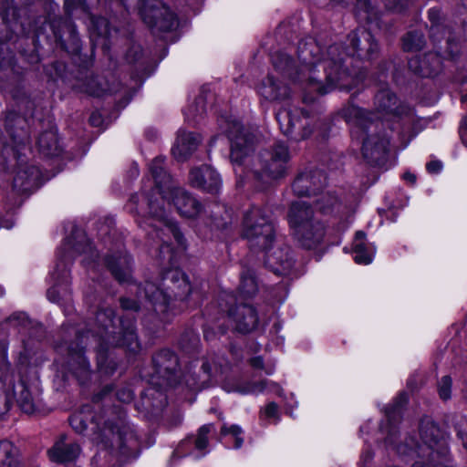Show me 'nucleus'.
Listing matches in <instances>:
<instances>
[{
	"label": "nucleus",
	"mask_w": 467,
	"mask_h": 467,
	"mask_svg": "<svg viewBox=\"0 0 467 467\" xmlns=\"http://www.w3.org/2000/svg\"><path fill=\"white\" fill-rule=\"evenodd\" d=\"M243 433V430L238 425H232L230 427L223 425L221 430L222 435H232L234 438V448L239 449L244 442L243 438L240 436Z\"/></svg>",
	"instance_id": "nucleus-36"
},
{
	"label": "nucleus",
	"mask_w": 467,
	"mask_h": 467,
	"mask_svg": "<svg viewBox=\"0 0 467 467\" xmlns=\"http://www.w3.org/2000/svg\"><path fill=\"white\" fill-rule=\"evenodd\" d=\"M68 367L81 384L90 376V366L80 348L70 347L68 349Z\"/></svg>",
	"instance_id": "nucleus-18"
},
{
	"label": "nucleus",
	"mask_w": 467,
	"mask_h": 467,
	"mask_svg": "<svg viewBox=\"0 0 467 467\" xmlns=\"http://www.w3.org/2000/svg\"><path fill=\"white\" fill-rule=\"evenodd\" d=\"M39 150L47 156H56L60 152L57 134L55 130L43 132L37 140Z\"/></svg>",
	"instance_id": "nucleus-28"
},
{
	"label": "nucleus",
	"mask_w": 467,
	"mask_h": 467,
	"mask_svg": "<svg viewBox=\"0 0 467 467\" xmlns=\"http://www.w3.org/2000/svg\"><path fill=\"white\" fill-rule=\"evenodd\" d=\"M99 330L94 337L99 342L97 349L98 368L100 373L109 376L117 368V362L109 353L110 347H124L128 351L136 353L140 350V343L134 330L132 320L114 322V310L105 308L98 312L96 317Z\"/></svg>",
	"instance_id": "nucleus-3"
},
{
	"label": "nucleus",
	"mask_w": 467,
	"mask_h": 467,
	"mask_svg": "<svg viewBox=\"0 0 467 467\" xmlns=\"http://www.w3.org/2000/svg\"><path fill=\"white\" fill-rule=\"evenodd\" d=\"M187 441H182L180 445V447L173 452V455L172 457H181L182 455L180 454V448L182 446H183Z\"/></svg>",
	"instance_id": "nucleus-59"
},
{
	"label": "nucleus",
	"mask_w": 467,
	"mask_h": 467,
	"mask_svg": "<svg viewBox=\"0 0 467 467\" xmlns=\"http://www.w3.org/2000/svg\"><path fill=\"white\" fill-rule=\"evenodd\" d=\"M354 260L359 265H368L372 262L374 249L366 243V234L358 232L353 241Z\"/></svg>",
	"instance_id": "nucleus-25"
},
{
	"label": "nucleus",
	"mask_w": 467,
	"mask_h": 467,
	"mask_svg": "<svg viewBox=\"0 0 467 467\" xmlns=\"http://www.w3.org/2000/svg\"><path fill=\"white\" fill-rule=\"evenodd\" d=\"M441 58L437 54H429L428 59L424 58L419 61L418 58H412L409 62V67L414 72L423 76L431 77L435 74L440 67Z\"/></svg>",
	"instance_id": "nucleus-27"
},
{
	"label": "nucleus",
	"mask_w": 467,
	"mask_h": 467,
	"mask_svg": "<svg viewBox=\"0 0 467 467\" xmlns=\"http://www.w3.org/2000/svg\"><path fill=\"white\" fill-rule=\"evenodd\" d=\"M350 41L356 51L364 52L359 53L358 56L366 58H370L378 50L377 43L374 41L370 32L367 30H358L351 36Z\"/></svg>",
	"instance_id": "nucleus-22"
},
{
	"label": "nucleus",
	"mask_w": 467,
	"mask_h": 467,
	"mask_svg": "<svg viewBox=\"0 0 467 467\" xmlns=\"http://www.w3.org/2000/svg\"><path fill=\"white\" fill-rule=\"evenodd\" d=\"M288 222L298 244L306 249L315 248L323 240V224L313 219V211L303 201L294 202L289 210Z\"/></svg>",
	"instance_id": "nucleus-7"
},
{
	"label": "nucleus",
	"mask_w": 467,
	"mask_h": 467,
	"mask_svg": "<svg viewBox=\"0 0 467 467\" xmlns=\"http://www.w3.org/2000/svg\"><path fill=\"white\" fill-rule=\"evenodd\" d=\"M397 103V97L388 88H382L377 93L374 102L379 113H394L398 115L401 113V110H400Z\"/></svg>",
	"instance_id": "nucleus-26"
},
{
	"label": "nucleus",
	"mask_w": 467,
	"mask_h": 467,
	"mask_svg": "<svg viewBox=\"0 0 467 467\" xmlns=\"http://www.w3.org/2000/svg\"><path fill=\"white\" fill-rule=\"evenodd\" d=\"M62 275H63V276H65V275H66V271H65V270H63Z\"/></svg>",
	"instance_id": "nucleus-64"
},
{
	"label": "nucleus",
	"mask_w": 467,
	"mask_h": 467,
	"mask_svg": "<svg viewBox=\"0 0 467 467\" xmlns=\"http://www.w3.org/2000/svg\"><path fill=\"white\" fill-rule=\"evenodd\" d=\"M343 53L337 45L330 46L325 53L314 42L299 46L298 59L300 65L295 68L291 57L283 52L272 56L275 70L287 75L295 83H298L305 93L324 95L332 89L349 90L356 86L355 79L342 67ZM305 102L314 100V97H303Z\"/></svg>",
	"instance_id": "nucleus-1"
},
{
	"label": "nucleus",
	"mask_w": 467,
	"mask_h": 467,
	"mask_svg": "<svg viewBox=\"0 0 467 467\" xmlns=\"http://www.w3.org/2000/svg\"><path fill=\"white\" fill-rule=\"evenodd\" d=\"M243 234L252 249L265 251L275 240V226L265 210L253 207L245 214Z\"/></svg>",
	"instance_id": "nucleus-9"
},
{
	"label": "nucleus",
	"mask_w": 467,
	"mask_h": 467,
	"mask_svg": "<svg viewBox=\"0 0 467 467\" xmlns=\"http://www.w3.org/2000/svg\"><path fill=\"white\" fill-rule=\"evenodd\" d=\"M257 282L254 273L248 269L242 273L239 285L240 293L244 296H252L257 292Z\"/></svg>",
	"instance_id": "nucleus-30"
},
{
	"label": "nucleus",
	"mask_w": 467,
	"mask_h": 467,
	"mask_svg": "<svg viewBox=\"0 0 467 467\" xmlns=\"http://www.w3.org/2000/svg\"><path fill=\"white\" fill-rule=\"evenodd\" d=\"M189 182L192 187L210 193H217L222 186L221 176L209 165L192 169L190 171Z\"/></svg>",
	"instance_id": "nucleus-13"
},
{
	"label": "nucleus",
	"mask_w": 467,
	"mask_h": 467,
	"mask_svg": "<svg viewBox=\"0 0 467 467\" xmlns=\"http://www.w3.org/2000/svg\"><path fill=\"white\" fill-rule=\"evenodd\" d=\"M97 23L99 26H103V29L99 32V35H104L107 36L109 35L108 21L105 18H99Z\"/></svg>",
	"instance_id": "nucleus-50"
},
{
	"label": "nucleus",
	"mask_w": 467,
	"mask_h": 467,
	"mask_svg": "<svg viewBox=\"0 0 467 467\" xmlns=\"http://www.w3.org/2000/svg\"><path fill=\"white\" fill-rule=\"evenodd\" d=\"M52 275H53V277H54L56 280H58V279H59V276H58V275H57V276H56V273H52Z\"/></svg>",
	"instance_id": "nucleus-61"
},
{
	"label": "nucleus",
	"mask_w": 467,
	"mask_h": 467,
	"mask_svg": "<svg viewBox=\"0 0 467 467\" xmlns=\"http://www.w3.org/2000/svg\"><path fill=\"white\" fill-rule=\"evenodd\" d=\"M266 381L263 380L260 382H246L244 384L238 385L234 390L242 394H254L264 391L266 386Z\"/></svg>",
	"instance_id": "nucleus-35"
},
{
	"label": "nucleus",
	"mask_w": 467,
	"mask_h": 467,
	"mask_svg": "<svg viewBox=\"0 0 467 467\" xmlns=\"http://www.w3.org/2000/svg\"><path fill=\"white\" fill-rule=\"evenodd\" d=\"M424 45V36L422 33L419 31H410L403 37V48L406 51L420 50Z\"/></svg>",
	"instance_id": "nucleus-31"
},
{
	"label": "nucleus",
	"mask_w": 467,
	"mask_h": 467,
	"mask_svg": "<svg viewBox=\"0 0 467 467\" xmlns=\"http://www.w3.org/2000/svg\"><path fill=\"white\" fill-rule=\"evenodd\" d=\"M326 175L318 170L300 173L293 183V191L299 196L315 195L326 184Z\"/></svg>",
	"instance_id": "nucleus-15"
},
{
	"label": "nucleus",
	"mask_w": 467,
	"mask_h": 467,
	"mask_svg": "<svg viewBox=\"0 0 467 467\" xmlns=\"http://www.w3.org/2000/svg\"><path fill=\"white\" fill-rule=\"evenodd\" d=\"M397 451L400 454H408L410 453L409 452V450H407V446L406 445H400V446H398L397 447Z\"/></svg>",
	"instance_id": "nucleus-56"
},
{
	"label": "nucleus",
	"mask_w": 467,
	"mask_h": 467,
	"mask_svg": "<svg viewBox=\"0 0 467 467\" xmlns=\"http://www.w3.org/2000/svg\"><path fill=\"white\" fill-rule=\"evenodd\" d=\"M85 91L92 96L99 97L110 90L103 86L101 79L91 78L85 84Z\"/></svg>",
	"instance_id": "nucleus-33"
},
{
	"label": "nucleus",
	"mask_w": 467,
	"mask_h": 467,
	"mask_svg": "<svg viewBox=\"0 0 467 467\" xmlns=\"http://www.w3.org/2000/svg\"><path fill=\"white\" fill-rule=\"evenodd\" d=\"M439 16H440V11L437 10V9H431L429 10V17L430 19L432 21L433 25L431 26V36H434L435 34V31H439V26L438 25H436L438 19H439Z\"/></svg>",
	"instance_id": "nucleus-41"
},
{
	"label": "nucleus",
	"mask_w": 467,
	"mask_h": 467,
	"mask_svg": "<svg viewBox=\"0 0 467 467\" xmlns=\"http://www.w3.org/2000/svg\"><path fill=\"white\" fill-rule=\"evenodd\" d=\"M212 427H213L212 425L208 424V425H203L199 429L197 437L194 441L195 447L198 450H202V449L206 448V446L208 444V434L211 431Z\"/></svg>",
	"instance_id": "nucleus-39"
},
{
	"label": "nucleus",
	"mask_w": 467,
	"mask_h": 467,
	"mask_svg": "<svg viewBox=\"0 0 467 467\" xmlns=\"http://www.w3.org/2000/svg\"><path fill=\"white\" fill-rule=\"evenodd\" d=\"M358 4L359 6L364 7L366 11H368V0H358Z\"/></svg>",
	"instance_id": "nucleus-58"
},
{
	"label": "nucleus",
	"mask_w": 467,
	"mask_h": 467,
	"mask_svg": "<svg viewBox=\"0 0 467 467\" xmlns=\"http://www.w3.org/2000/svg\"><path fill=\"white\" fill-rule=\"evenodd\" d=\"M460 132L463 143L467 146V116L462 121Z\"/></svg>",
	"instance_id": "nucleus-47"
},
{
	"label": "nucleus",
	"mask_w": 467,
	"mask_h": 467,
	"mask_svg": "<svg viewBox=\"0 0 467 467\" xmlns=\"http://www.w3.org/2000/svg\"><path fill=\"white\" fill-rule=\"evenodd\" d=\"M202 368L203 369V371L205 373H210V370H211V368L210 366L208 365V363H203L202 366Z\"/></svg>",
	"instance_id": "nucleus-60"
},
{
	"label": "nucleus",
	"mask_w": 467,
	"mask_h": 467,
	"mask_svg": "<svg viewBox=\"0 0 467 467\" xmlns=\"http://www.w3.org/2000/svg\"><path fill=\"white\" fill-rule=\"evenodd\" d=\"M233 315L236 329L242 333L253 331L258 324L255 309L249 305H241L236 307Z\"/></svg>",
	"instance_id": "nucleus-20"
},
{
	"label": "nucleus",
	"mask_w": 467,
	"mask_h": 467,
	"mask_svg": "<svg viewBox=\"0 0 467 467\" xmlns=\"http://www.w3.org/2000/svg\"><path fill=\"white\" fill-rule=\"evenodd\" d=\"M26 171H18L16 178H15V183L19 184L20 186H23L24 183L20 181H23L24 179L27 180V177H26Z\"/></svg>",
	"instance_id": "nucleus-51"
},
{
	"label": "nucleus",
	"mask_w": 467,
	"mask_h": 467,
	"mask_svg": "<svg viewBox=\"0 0 467 467\" xmlns=\"http://www.w3.org/2000/svg\"><path fill=\"white\" fill-rule=\"evenodd\" d=\"M251 365L255 368H263V359L260 357H256L251 359Z\"/></svg>",
	"instance_id": "nucleus-52"
},
{
	"label": "nucleus",
	"mask_w": 467,
	"mask_h": 467,
	"mask_svg": "<svg viewBox=\"0 0 467 467\" xmlns=\"http://www.w3.org/2000/svg\"><path fill=\"white\" fill-rule=\"evenodd\" d=\"M385 6L392 11L400 12L408 4L409 0H383Z\"/></svg>",
	"instance_id": "nucleus-40"
},
{
	"label": "nucleus",
	"mask_w": 467,
	"mask_h": 467,
	"mask_svg": "<svg viewBox=\"0 0 467 467\" xmlns=\"http://www.w3.org/2000/svg\"><path fill=\"white\" fill-rule=\"evenodd\" d=\"M151 189L152 185L150 182L149 186H144L143 192L140 194H135L130 197L127 210L131 213L140 215L149 214L152 222L150 225L153 228L150 234L160 239L161 245L159 251V257L162 263L172 264L174 259V251L169 243L170 237L172 236L177 243L178 247L184 248L183 236L177 227V224L169 219L165 211L158 199L153 200V193L149 194L146 192V188Z\"/></svg>",
	"instance_id": "nucleus-4"
},
{
	"label": "nucleus",
	"mask_w": 467,
	"mask_h": 467,
	"mask_svg": "<svg viewBox=\"0 0 467 467\" xmlns=\"http://www.w3.org/2000/svg\"><path fill=\"white\" fill-rule=\"evenodd\" d=\"M103 437L107 440L106 442H110L111 448L133 449L138 445L133 429L123 420H120L119 424L106 427L103 431Z\"/></svg>",
	"instance_id": "nucleus-14"
},
{
	"label": "nucleus",
	"mask_w": 467,
	"mask_h": 467,
	"mask_svg": "<svg viewBox=\"0 0 467 467\" xmlns=\"http://www.w3.org/2000/svg\"><path fill=\"white\" fill-rule=\"evenodd\" d=\"M21 410L26 413H32L35 410V406L32 400H28L26 397L19 401Z\"/></svg>",
	"instance_id": "nucleus-43"
},
{
	"label": "nucleus",
	"mask_w": 467,
	"mask_h": 467,
	"mask_svg": "<svg viewBox=\"0 0 467 467\" xmlns=\"http://www.w3.org/2000/svg\"><path fill=\"white\" fill-rule=\"evenodd\" d=\"M156 372L170 381L178 367L177 357L169 350H163L153 358Z\"/></svg>",
	"instance_id": "nucleus-23"
},
{
	"label": "nucleus",
	"mask_w": 467,
	"mask_h": 467,
	"mask_svg": "<svg viewBox=\"0 0 467 467\" xmlns=\"http://www.w3.org/2000/svg\"><path fill=\"white\" fill-rule=\"evenodd\" d=\"M343 118L353 126L351 134L362 141L363 157L371 164H378L386 156L389 140L386 136L378 133L379 124L374 123V113L348 105L342 109Z\"/></svg>",
	"instance_id": "nucleus-5"
},
{
	"label": "nucleus",
	"mask_w": 467,
	"mask_h": 467,
	"mask_svg": "<svg viewBox=\"0 0 467 467\" xmlns=\"http://www.w3.org/2000/svg\"><path fill=\"white\" fill-rule=\"evenodd\" d=\"M150 172L157 193L172 202L178 213L189 219H196L205 213L202 203L192 194L178 187L164 170V158L156 157L150 164Z\"/></svg>",
	"instance_id": "nucleus-6"
},
{
	"label": "nucleus",
	"mask_w": 467,
	"mask_h": 467,
	"mask_svg": "<svg viewBox=\"0 0 467 467\" xmlns=\"http://www.w3.org/2000/svg\"><path fill=\"white\" fill-rule=\"evenodd\" d=\"M452 380L450 376H443L438 381V393L441 400H448L451 397Z\"/></svg>",
	"instance_id": "nucleus-37"
},
{
	"label": "nucleus",
	"mask_w": 467,
	"mask_h": 467,
	"mask_svg": "<svg viewBox=\"0 0 467 467\" xmlns=\"http://www.w3.org/2000/svg\"><path fill=\"white\" fill-rule=\"evenodd\" d=\"M387 442H389V443H391V442H392V441L390 440V438H388Z\"/></svg>",
	"instance_id": "nucleus-63"
},
{
	"label": "nucleus",
	"mask_w": 467,
	"mask_h": 467,
	"mask_svg": "<svg viewBox=\"0 0 467 467\" xmlns=\"http://www.w3.org/2000/svg\"><path fill=\"white\" fill-rule=\"evenodd\" d=\"M220 128L227 133L231 142V161L235 174L239 177L237 185L243 184L242 173L251 172L255 180L268 182L282 177L290 160L288 148L284 143H276L271 150H265L256 156H251L254 138L244 132L237 120L223 119Z\"/></svg>",
	"instance_id": "nucleus-2"
},
{
	"label": "nucleus",
	"mask_w": 467,
	"mask_h": 467,
	"mask_svg": "<svg viewBox=\"0 0 467 467\" xmlns=\"http://www.w3.org/2000/svg\"><path fill=\"white\" fill-rule=\"evenodd\" d=\"M16 448L7 441H0V467H20L14 458Z\"/></svg>",
	"instance_id": "nucleus-29"
},
{
	"label": "nucleus",
	"mask_w": 467,
	"mask_h": 467,
	"mask_svg": "<svg viewBox=\"0 0 467 467\" xmlns=\"http://www.w3.org/2000/svg\"><path fill=\"white\" fill-rule=\"evenodd\" d=\"M143 21L152 28L170 31L177 26L174 14L160 0H145L140 6Z\"/></svg>",
	"instance_id": "nucleus-10"
},
{
	"label": "nucleus",
	"mask_w": 467,
	"mask_h": 467,
	"mask_svg": "<svg viewBox=\"0 0 467 467\" xmlns=\"http://www.w3.org/2000/svg\"><path fill=\"white\" fill-rule=\"evenodd\" d=\"M106 264L118 281H128L131 267V260L128 254L119 253L117 255L109 256L106 258Z\"/></svg>",
	"instance_id": "nucleus-21"
},
{
	"label": "nucleus",
	"mask_w": 467,
	"mask_h": 467,
	"mask_svg": "<svg viewBox=\"0 0 467 467\" xmlns=\"http://www.w3.org/2000/svg\"><path fill=\"white\" fill-rule=\"evenodd\" d=\"M120 305L126 310H137L139 308L138 303L129 298H121Z\"/></svg>",
	"instance_id": "nucleus-44"
},
{
	"label": "nucleus",
	"mask_w": 467,
	"mask_h": 467,
	"mask_svg": "<svg viewBox=\"0 0 467 467\" xmlns=\"http://www.w3.org/2000/svg\"><path fill=\"white\" fill-rule=\"evenodd\" d=\"M258 95L269 102L282 101L290 96V88L270 74L257 86Z\"/></svg>",
	"instance_id": "nucleus-16"
},
{
	"label": "nucleus",
	"mask_w": 467,
	"mask_h": 467,
	"mask_svg": "<svg viewBox=\"0 0 467 467\" xmlns=\"http://www.w3.org/2000/svg\"><path fill=\"white\" fill-rule=\"evenodd\" d=\"M201 137L192 132H180L171 151L178 161L188 158L198 147Z\"/></svg>",
	"instance_id": "nucleus-19"
},
{
	"label": "nucleus",
	"mask_w": 467,
	"mask_h": 467,
	"mask_svg": "<svg viewBox=\"0 0 467 467\" xmlns=\"http://www.w3.org/2000/svg\"><path fill=\"white\" fill-rule=\"evenodd\" d=\"M406 401H407L406 395L405 394L400 395V400L397 401L392 411H388V417L390 419L392 413H394L396 411H400V409L401 408L402 404L405 403Z\"/></svg>",
	"instance_id": "nucleus-46"
},
{
	"label": "nucleus",
	"mask_w": 467,
	"mask_h": 467,
	"mask_svg": "<svg viewBox=\"0 0 467 467\" xmlns=\"http://www.w3.org/2000/svg\"><path fill=\"white\" fill-rule=\"evenodd\" d=\"M265 265L277 275H287L291 273L295 261L289 247L282 244L269 246L265 250Z\"/></svg>",
	"instance_id": "nucleus-12"
},
{
	"label": "nucleus",
	"mask_w": 467,
	"mask_h": 467,
	"mask_svg": "<svg viewBox=\"0 0 467 467\" xmlns=\"http://www.w3.org/2000/svg\"><path fill=\"white\" fill-rule=\"evenodd\" d=\"M80 453L79 445L75 442H67L66 436L62 435L48 450V456L56 462H67L76 460Z\"/></svg>",
	"instance_id": "nucleus-17"
},
{
	"label": "nucleus",
	"mask_w": 467,
	"mask_h": 467,
	"mask_svg": "<svg viewBox=\"0 0 467 467\" xmlns=\"http://www.w3.org/2000/svg\"><path fill=\"white\" fill-rule=\"evenodd\" d=\"M276 120L282 132L293 140L306 139L312 132L308 128V117L302 109H281L276 114Z\"/></svg>",
	"instance_id": "nucleus-11"
},
{
	"label": "nucleus",
	"mask_w": 467,
	"mask_h": 467,
	"mask_svg": "<svg viewBox=\"0 0 467 467\" xmlns=\"http://www.w3.org/2000/svg\"><path fill=\"white\" fill-rule=\"evenodd\" d=\"M55 292H56L55 287H53V288H51V289H49V290L47 291V297H48V299H49L50 301H52V302H57V296H56Z\"/></svg>",
	"instance_id": "nucleus-55"
},
{
	"label": "nucleus",
	"mask_w": 467,
	"mask_h": 467,
	"mask_svg": "<svg viewBox=\"0 0 467 467\" xmlns=\"http://www.w3.org/2000/svg\"><path fill=\"white\" fill-rule=\"evenodd\" d=\"M205 113V101L202 97L195 99L193 104L190 105L184 112L185 118L188 121L195 122L198 118H201Z\"/></svg>",
	"instance_id": "nucleus-32"
},
{
	"label": "nucleus",
	"mask_w": 467,
	"mask_h": 467,
	"mask_svg": "<svg viewBox=\"0 0 467 467\" xmlns=\"http://www.w3.org/2000/svg\"><path fill=\"white\" fill-rule=\"evenodd\" d=\"M89 122L93 126H99L102 122L100 115L97 112H93L89 118Z\"/></svg>",
	"instance_id": "nucleus-49"
},
{
	"label": "nucleus",
	"mask_w": 467,
	"mask_h": 467,
	"mask_svg": "<svg viewBox=\"0 0 467 467\" xmlns=\"http://www.w3.org/2000/svg\"><path fill=\"white\" fill-rule=\"evenodd\" d=\"M403 178H404V180L409 182L410 184H414L416 182V176L410 172H405L403 174Z\"/></svg>",
	"instance_id": "nucleus-53"
},
{
	"label": "nucleus",
	"mask_w": 467,
	"mask_h": 467,
	"mask_svg": "<svg viewBox=\"0 0 467 467\" xmlns=\"http://www.w3.org/2000/svg\"><path fill=\"white\" fill-rule=\"evenodd\" d=\"M337 203V198L331 192H322L315 201V205L322 212H327Z\"/></svg>",
	"instance_id": "nucleus-34"
},
{
	"label": "nucleus",
	"mask_w": 467,
	"mask_h": 467,
	"mask_svg": "<svg viewBox=\"0 0 467 467\" xmlns=\"http://www.w3.org/2000/svg\"><path fill=\"white\" fill-rule=\"evenodd\" d=\"M412 467H431L430 464L426 465L425 462H416ZM431 467H441L440 465H432Z\"/></svg>",
	"instance_id": "nucleus-57"
},
{
	"label": "nucleus",
	"mask_w": 467,
	"mask_h": 467,
	"mask_svg": "<svg viewBox=\"0 0 467 467\" xmlns=\"http://www.w3.org/2000/svg\"><path fill=\"white\" fill-rule=\"evenodd\" d=\"M437 432L438 430L436 426L432 423H428L420 429V437L422 440V444L417 445L415 447V449H418L420 451L419 453L422 452L423 454H427L432 460L435 458V454H437L438 452L435 451L434 447L439 442L436 437ZM413 450V447L410 448V451H412Z\"/></svg>",
	"instance_id": "nucleus-24"
},
{
	"label": "nucleus",
	"mask_w": 467,
	"mask_h": 467,
	"mask_svg": "<svg viewBox=\"0 0 467 467\" xmlns=\"http://www.w3.org/2000/svg\"><path fill=\"white\" fill-rule=\"evenodd\" d=\"M109 426H113V424H112V423H110V422H105L104 427H103V428H101V429L99 427V424H97V427L99 429V432H100V433H99V437H97V440H99V439H100V442L104 443V444H105V446L111 447V446H110V442H109V441H108V442H106V441H107V440L105 439V437H103V431L105 430V428H106V427H109Z\"/></svg>",
	"instance_id": "nucleus-48"
},
{
	"label": "nucleus",
	"mask_w": 467,
	"mask_h": 467,
	"mask_svg": "<svg viewBox=\"0 0 467 467\" xmlns=\"http://www.w3.org/2000/svg\"><path fill=\"white\" fill-rule=\"evenodd\" d=\"M277 406L275 403H269L264 410L263 414L267 419H275L277 417Z\"/></svg>",
	"instance_id": "nucleus-42"
},
{
	"label": "nucleus",
	"mask_w": 467,
	"mask_h": 467,
	"mask_svg": "<svg viewBox=\"0 0 467 467\" xmlns=\"http://www.w3.org/2000/svg\"><path fill=\"white\" fill-rule=\"evenodd\" d=\"M442 169V163L439 161H432L427 163V170L430 173H438Z\"/></svg>",
	"instance_id": "nucleus-45"
},
{
	"label": "nucleus",
	"mask_w": 467,
	"mask_h": 467,
	"mask_svg": "<svg viewBox=\"0 0 467 467\" xmlns=\"http://www.w3.org/2000/svg\"><path fill=\"white\" fill-rule=\"evenodd\" d=\"M71 427L78 433H82L88 428V421L83 411L76 412L69 418Z\"/></svg>",
	"instance_id": "nucleus-38"
},
{
	"label": "nucleus",
	"mask_w": 467,
	"mask_h": 467,
	"mask_svg": "<svg viewBox=\"0 0 467 467\" xmlns=\"http://www.w3.org/2000/svg\"><path fill=\"white\" fill-rule=\"evenodd\" d=\"M119 398L123 401H130L132 400V393L130 391L122 394L119 393Z\"/></svg>",
	"instance_id": "nucleus-54"
},
{
	"label": "nucleus",
	"mask_w": 467,
	"mask_h": 467,
	"mask_svg": "<svg viewBox=\"0 0 467 467\" xmlns=\"http://www.w3.org/2000/svg\"><path fill=\"white\" fill-rule=\"evenodd\" d=\"M306 234H307V235H308V236H310V235H311V231H309V230H308V231L306 232Z\"/></svg>",
	"instance_id": "nucleus-62"
},
{
	"label": "nucleus",
	"mask_w": 467,
	"mask_h": 467,
	"mask_svg": "<svg viewBox=\"0 0 467 467\" xmlns=\"http://www.w3.org/2000/svg\"><path fill=\"white\" fill-rule=\"evenodd\" d=\"M161 285L150 281H147L144 285L145 296L154 305L166 306L171 300L185 301L192 292L188 277L179 269L166 271Z\"/></svg>",
	"instance_id": "nucleus-8"
}]
</instances>
